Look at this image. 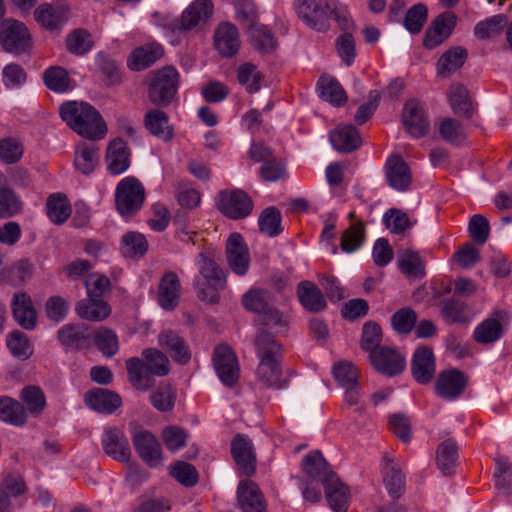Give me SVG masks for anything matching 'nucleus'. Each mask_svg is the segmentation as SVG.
Listing matches in <instances>:
<instances>
[{"label": "nucleus", "instance_id": "nucleus-1", "mask_svg": "<svg viewBox=\"0 0 512 512\" xmlns=\"http://www.w3.org/2000/svg\"><path fill=\"white\" fill-rule=\"evenodd\" d=\"M294 8L298 18L317 31L329 29L331 15L342 30H349L352 26L346 7L337 0H295Z\"/></svg>", "mask_w": 512, "mask_h": 512}, {"label": "nucleus", "instance_id": "nucleus-2", "mask_svg": "<svg viewBox=\"0 0 512 512\" xmlns=\"http://www.w3.org/2000/svg\"><path fill=\"white\" fill-rule=\"evenodd\" d=\"M142 358L131 357L125 366L128 380L139 391H147L154 387L155 377H164L170 372V361L165 353L156 348H146Z\"/></svg>", "mask_w": 512, "mask_h": 512}, {"label": "nucleus", "instance_id": "nucleus-3", "mask_svg": "<svg viewBox=\"0 0 512 512\" xmlns=\"http://www.w3.org/2000/svg\"><path fill=\"white\" fill-rule=\"evenodd\" d=\"M241 303L247 311L260 315L261 325L286 331L289 317L275 306V297L269 290L251 288L242 296Z\"/></svg>", "mask_w": 512, "mask_h": 512}, {"label": "nucleus", "instance_id": "nucleus-4", "mask_svg": "<svg viewBox=\"0 0 512 512\" xmlns=\"http://www.w3.org/2000/svg\"><path fill=\"white\" fill-rule=\"evenodd\" d=\"M196 263L199 266L200 274L207 281L209 286L205 288L204 283L199 280L194 282L198 298L210 304L218 303V290H222L226 286V277L223 270L205 252H201L198 255Z\"/></svg>", "mask_w": 512, "mask_h": 512}, {"label": "nucleus", "instance_id": "nucleus-5", "mask_svg": "<svg viewBox=\"0 0 512 512\" xmlns=\"http://www.w3.org/2000/svg\"><path fill=\"white\" fill-rule=\"evenodd\" d=\"M179 86V73L173 66H164L149 75L148 98L157 106H167L174 99Z\"/></svg>", "mask_w": 512, "mask_h": 512}, {"label": "nucleus", "instance_id": "nucleus-6", "mask_svg": "<svg viewBox=\"0 0 512 512\" xmlns=\"http://www.w3.org/2000/svg\"><path fill=\"white\" fill-rule=\"evenodd\" d=\"M61 119L70 128H107L99 111L83 101H66L59 108Z\"/></svg>", "mask_w": 512, "mask_h": 512}, {"label": "nucleus", "instance_id": "nucleus-7", "mask_svg": "<svg viewBox=\"0 0 512 512\" xmlns=\"http://www.w3.org/2000/svg\"><path fill=\"white\" fill-rule=\"evenodd\" d=\"M145 188L134 176L123 178L116 186L115 206L123 217H131L138 213L145 201Z\"/></svg>", "mask_w": 512, "mask_h": 512}, {"label": "nucleus", "instance_id": "nucleus-8", "mask_svg": "<svg viewBox=\"0 0 512 512\" xmlns=\"http://www.w3.org/2000/svg\"><path fill=\"white\" fill-rule=\"evenodd\" d=\"M213 13V3L210 0H195L181 14L171 19L166 27L173 33L191 31L205 24Z\"/></svg>", "mask_w": 512, "mask_h": 512}, {"label": "nucleus", "instance_id": "nucleus-9", "mask_svg": "<svg viewBox=\"0 0 512 512\" xmlns=\"http://www.w3.org/2000/svg\"><path fill=\"white\" fill-rule=\"evenodd\" d=\"M0 44L6 52L20 55L32 46V39L22 22L5 19L0 24Z\"/></svg>", "mask_w": 512, "mask_h": 512}, {"label": "nucleus", "instance_id": "nucleus-10", "mask_svg": "<svg viewBox=\"0 0 512 512\" xmlns=\"http://www.w3.org/2000/svg\"><path fill=\"white\" fill-rule=\"evenodd\" d=\"M251 197L241 189L223 190L218 194L217 208L227 218L240 220L253 211Z\"/></svg>", "mask_w": 512, "mask_h": 512}, {"label": "nucleus", "instance_id": "nucleus-11", "mask_svg": "<svg viewBox=\"0 0 512 512\" xmlns=\"http://www.w3.org/2000/svg\"><path fill=\"white\" fill-rule=\"evenodd\" d=\"M509 323V312L504 309H496L475 327L473 338L477 343L483 345L495 343L504 336Z\"/></svg>", "mask_w": 512, "mask_h": 512}, {"label": "nucleus", "instance_id": "nucleus-12", "mask_svg": "<svg viewBox=\"0 0 512 512\" xmlns=\"http://www.w3.org/2000/svg\"><path fill=\"white\" fill-rule=\"evenodd\" d=\"M457 15L452 11H445L436 16L428 26L423 37V46L435 49L443 44L456 27Z\"/></svg>", "mask_w": 512, "mask_h": 512}, {"label": "nucleus", "instance_id": "nucleus-13", "mask_svg": "<svg viewBox=\"0 0 512 512\" xmlns=\"http://www.w3.org/2000/svg\"><path fill=\"white\" fill-rule=\"evenodd\" d=\"M368 357L373 368L388 377L401 374L406 367L405 357L393 347L382 346L369 354Z\"/></svg>", "mask_w": 512, "mask_h": 512}, {"label": "nucleus", "instance_id": "nucleus-14", "mask_svg": "<svg viewBox=\"0 0 512 512\" xmlns=\"http://www.w3.org/2000/svg\"><path fill=\"white\" fill-rule=\"evenodd\" d=\"M213 364L215 371L226 386H233L239 379L237 357L228 345H219L214 349Z\"/></svg>", "mask_w": 512, "mask_h": 512}, {"label": "nucleus", "instance_id": "nucleus-15", "mask_svg": "<svg viewBox=\"0 0 512 512\" xmlns=\"http://www.w3.org/2000/svg\"><path fill=\"white\" fill-rule=\"evenodd\" d=\"M226 257L230 269L239 276H244L250 267L249 249L239 233H232L226 241Z\"/></svg>", "mask_w": 512, "mask_h": 512}, {"label": "nucleus", "instance_id": "nucleus-16", "mask_svg": "<svg viewBox=\"0 0 512 512\" xmlns=\"http://www.w3.org/2000/svg\"><path fill=\"white\" fill-rule=\"evenodd\" d=\"M231 454L239 469L246 475L252 476L256 471V454L252 441L245 435L237 434L231 442Z\"/></svg>", "mask_w": 512, "mask_h": 512}, {"label": "nucleus", "instance_id": "nucleus-17", "mask_svg": "<svg viewBox=\"0 0 512 512\" xmlns=\"http://www.w3.org/2000/svg\"><path fill=\"white\" fill-rule=\"evenodd\" d=\"M57 339L67 350H83L91 346V333L85 324L63 325L57 331Z\"/></svg>", "mask_w": 512, "mask_h": 512}, {"label": "nucleus", "instance_id": "nucleus-18", "mask_svg": "<svg viewBox=\"0 0 512 512\" xmlns=\"http://www.w3.org/2000/svg\"><path fill=\"white\" fill-rule=\"evenodd\" d=\"M467 384V378L459 370L443 371L438 375L435 383L436 393L445 400H453L459 397Z\"/></svg>", "mask_w": 512, "mask_h": 512}, {"label": "nucleus", "instance_id": "nucleus-19", "mask_svg": "<svg viewBox=\"0 0 512 512\" xmlns=\"http://www.w3.org/2000/svg\"><path fill=\"white\" fill-rule=\"evenodd\" d=\"M237 500L243 512H267V504L262 492L258 485L250 480L239 483Z\"/></svg>", "mask_w": 512, "mask_h": 512}, {"label": "nucleus", "instance_id": "nucleus-20", "mask_svg": "<svg viewBox=\"0 0 512 512\" xmlns=\"http://www.w3.org/2000/svg\"><path fill=\"white\" fill-rule=\"evenodd\" d=\"M102 446L107 455L119 462L129 460L131 450L129 442L122 430L116 427L105 429L102 437Z\"/></svg>", "mask_w": 512, "mask_h": 512}, {"label": "nucleus", "instance_id": "nucleus-21", "mask_svg": "<svg viewBox=\"0 0 512 512\" xmlns=\"http://www.w3.org/2000/svg\"><path fill=\"white\" fill-rule=\"evenodd\" d=\"M411 371L414 379L420 384H427L435 373V358L432 348L418 347L413 355Z\"/></svg>", "mask_w": 512, "mask_h": 512}, {"label": "nucleus", "instance_id": "nucleus-22", "mask_svg": "<svg viewBox=\"0 0 512 512\" xmlns=\"http://www.w3.org/2000/svg\"><path fill=\"white\" fill-rule=\"evenodd\" d=\"M385 174L389 185L398 191H405L412 182V173L399 155H391L385 164Z\"/></svg>", "mask_w": 512, "mask_h": 512}, {"label": "nucleus", "instance_id": "nucleus-23", "mask_svg": "<svg viewBox=\"0 0 512 512\" xmlns=\"http://www.w3.org/2000/svg\"><path fill=\"white\" fill-rule=\"evenodd\" d=\"M215 48L226 58L235 56L240 48L238 29L235 25L225 22L218 25L214 32Z\"/></svg>", "mask_w": 512, "mask_h": 512}, {"label": "nucleus", "instance_id": "nucleus-24", "mask_svg": "<svg viewBox=\"0 0 512 512\" xmlns=\"http://www.w3.org/2000/svg\"><path fill=\"white\" fill-rule=\"evenodd\" d=\"M329 475L330 477L325 478L322 483L328 504L334 512H347L350 501L349 488L336 474Z\"/></svg>", "mask_w": 512, "mask_h": 512}, {"label": "nucleus", "instance_id": "nucleus-25", "mask_svg": "<svg viewBox=\"0 0 512 512\" xmlns=\"http://www.w3.org/2000/svg\"><path fill=\"white\" fill-rule=\"evenodd\" d=\"M133 445L139 457L149 466L154 467L161 461V446L149 431H139L133 437Z\"/></svg>", "mask_w": 512, "mask_h": 512}, {"label": "nucleus", "instance_id": "nucleus-26", "mask_svg": "<svg viewBox=\"0 0 512 512\" xmlns=\"http://www.w3.org/2000/svg\"><path fill=\"white\" fill-rule=\"evenodd\" d=\"M84 400L89 408L104 414H112L122 404V399L116 392L104 388H94L86 392Z\"/></svg>", "mask_w": 512, "mask_h": 512}, {"label": "nucleus", "instance_id": "nucleus-27", "mask_svg": "<svg viewBox=\"0 0 512 512\" xmlns=\"http://www.w3.org/2000/svg\"><path fill=\"white\" fill-rule=\"evenodd\" d=\"M181 284L173 271H166L158 287V303L165 310H173L179 303Z\"/></svg>", "mask_w": 512, "mask_h": 512}, {"label": "nucleus", "instance_id": "nucleus-28", "mask_svg": "<svg viewBox=\"0 0 512 512\" xmlns=\"http://www.w3.org/2000/svg\"><path fill=\"white\" fill-rule=\"evenodd\" d=\"M107 170L112 175L124 173L130 166V151L121 138L112 140L106 151Z\"/></svg>", "mask_w": 512, "mask_h": 512}, {"label": "nucleus", "instance_id": "nucleus-29", "mask_svg": "<svg viewBox=\"0 0 512 512\" xmlns=\"http://www.w3.org/2000/svg\"><path fill=\"white\" fill-rule=\"evenodd\" d=\"M11 306L15 321L22 328L33 330L37 323V315L31 297L24 292L15 293Z\"/></svg>", "mask_w": 512, "mask_h": 512}, {"label": "nucleus", "instance_id": "nucleus-30", "mask_svg": "<svg viewBox=\"0 0 512 512\" xmlns=\"http://www.w3.org/2000/svg\"><path fill=\"white\" fill-rule=\"evenodd\" d=\"M164 54L163 47L158 43H148L135 48L127 60L128 67L133 71L147 69Z\"/></svg>", "mask_w": 512, "mask_h": 512}, {"label": "nucleus", "instance_id": "nucleus-31", "mask_svg": "<svg viewBox=\"0 0 512 512\" xmlns=\"http://www.w3.org/2000/svg\"><path fill=\"white\" fill-rule=\"evenodd\" d=\"M160 346L166 349L173 360L181 365L191 359V351L185 340L172 330H165L158 336Z\"/></svg>", "mask_w": 512, "mask_h": 512}, {"label": "nucleus", "instance_id": "nucleus-32", "mask_svg": "<svg viewBox=\"0 0 512 512\" xmlns=\"http://www.w3.org/2000/svg\"><path fill=\"white\" fill-rule=\"evenodd\" d=\"M100 147L96 143L80 141L75 148L74 165L84 175L92 173L100 161Z\"/></svg>", "mask_w": 512, "mask_h": 512}, {"label": "nucleus", "instance_id": "nucleus-33", "mask_svg": "<svg viewBox=\"0 0 512 512\" xmlns=\"http://www.w3.org/2000/svg\"><path fill=\"white\" fill-rule=\"evenodd\" d=\"M297 297L301 305L309 312L318 313L326 308L321 290L311 281H301L297 286Z\"/></svg>", "mask_w": 512, "mask_h": 512}, {"label": "nucleus", "instance_id": "nucleus-34", "mask_svg": "<svg viewBox=\"0 0 512 512\" xmlns=\"http://www.w3.org/2000/svg\"><path fill=\"white\" fill-rule=\"evenodd\" d=\"M319 97L335 107L346 104L348 97L340 82L332 76L322 75L317 82Z\"/></svg>", "mask_w": 512, "mask_h": 512}, {"label": "nucleus", "instance_id": "nucleus-35", "mask_svg": "<svg viewBox=\"0 0 512 512\" xmlns=\"http://www.w3.org/2000/svg\"><path fill=\"white\" fill-rule=\"evenodd\" d=\"M259 362H282V345L268 331H261L255 338Z\"/></svg>", "mask_w": 512, "mask_h": 512}, {"label": "nucleus", "instance_id": "nucleus-36", "mask_svg": "<svg viewBox=\"0 0 512 512\" xmlns=\"http://www.w3.org/2000/svg\"><path fill=\"white\" fill-rule=\"evenodd\" d=\"M468 51L461 46L447 49L436 63V71L441 77H448L458 71L466 62Z\"/></svg>", "mask_w": 512, "mask_h": 512}, {"label": "nucleus", "instance_id": "nucleus-37", "mask_svg": "<svg viewBox=\"0 0 512 512\" xmlns=\"http://www.w3.org/2000/svg\"><path fill=\"white\" fill-rule=\"evenodd\" d=\"M397 262L400 271L407 278L421 279L425 276V264L418 252L408 248L400 249Z\"/></svg>", "mask_w": 512, "mask_h": 512}, {"label": "nucleus", "instance_id": "nucleus-38", "mask_svg": "<svg viewBox=\"0 0 512 512\" xmlns=\"http://www.w3.org/2000/svg\"><path fill=\"white\" fill-rule=\"evenodd\" d=\"M75 310L80 318L92 322L103 321L111 313V308L106 301L89 297L79 301Z\"/></svg>", "mask_w": 512, "mask_h": 512}, {"label": "nucleus", "instance_id": "nucleus-39", "mask_svg": "<svg viewBox=\"0 0 512 512\" xmlns=\"http://www.w3.org/2000/svg\"><path fill=\"white\" fill-rule=\"evenodd\" d=\"M385 466L383 482L388 494L393 499L400 498L405 492V477L398 464L384 456Z\"/></svg>", "mask_w": 512, "mask_h": 512}, {"label": "nucleus", "instance_id": "nucleus-40", "mask_svg": "<svg viewBox=\"0 0 512 512\" xmlns=\"http://www.w3.org/2000/svg\"><path fill=\"white\" fill-rule=\"evenodd\" d=\"M0 420L14 426H23L27 422L24 405L11 397H0Z\"/></svg>", "mask_w": 512, "mask_h": 512}, {"label": "nucleus", "instance_id": "nucleus-41", "mask_svg": "<svg viewBox=\"0 0 512 512\" xmlns=\"http://www.w3.org/2000/svg\"><path fill=\"white\" fill-rule=\"evenodd\" d=\"M302 467L309 477L322 483H324L325 478L330 477L329 474H335L319 450L307 454L302 461Z\"/></svg>", "mask_w": 512, "mask_h": 512}, {"label": "nucleus", "instance_id": "nucleus-42", "mask_svg": "<svg viewBox=\"0 0 512 512\" xmlns=\"http://www.w3.org/2000/svg\"><path fill=\"white\" fill-rule=\"evenodd\" d=\"M35 19L43 27L57 29L67 20V10L62 6L41 4L34 12Z\"/></svg>", "mask_w": 512, "mask_h": 512}, {"label": "nucleus", "instance_id": "nucleus-43", "mask_svg": "<svg viewBox=\"0 0 512 512\" xmlns=\"http://www.w3.org/2000/svg\"><path fill=\"white\" fill-rule=\"evenodd\" d=\"M402 121L406 128H428L429 126L424 106L416 98H411L404 104Z\"/></svg>", "mask_w": 512, "mask_h": 512}, {"label": "nucleus", "instance_id": "nucleus-44", "mask_svg": "<svg viewBox=\"0 0 512 512\" xmlns=\"http://www.w3.org/2000/svg\"><path fill=\"white\" fill-rule=\"evenodd\" d=\"M47 216L54 224L65 223L71 215V206L66 195L62 193L52 194L46 203Z\"/></svg>", "mask_w": 512, "mask_h": 512}, {"label": "nucleus", "instance_id": "nucleus-45", "mask_svg": "<svg viewBox=\"0 0 512 512\" xmlns=\"http://www.w3.org/2000/svg\"><path fill=\"white\" fill-rule=\"evenodd\" d=\"M256 375L266 386L276 389L283 388L287 382L282 375L281 362H259Z\"/></svg>", "mask_w": 512, "mask_h": 512}, {"label": "nucleus", "instance_id": "nucleus-46", "mask_svg": "<svg viewBox=\"0 0 512 512\" xmlns=\"http://www.w3.org/2000/svg\"><path fill=\"white\" fill-rule=\"evenodd\" d=\"M329 138L334 149L343 153L352 152L362 144L358 130H331Z\"/></svg>", "mask_w": 512, "mask_h": 512}, {"label": "nucleus", "instance_id": "nucleus-47", "mask_svg": "<svg viewBox=\"0 0 512 512\" xmlns=\"http://www.w3.org/2000/svg\"><path fill=\"white\" fill-rule=\"evenodd\" d=\"M250 42L253 48L261 54H270L275 51L277 42L271 31L264 25H256L248 29Z\"/></svg>", "mask_w": 512, "mask_h": 512}, {"label": "nucleus", "instance_id": "nucleus-48", "mask_svg": "<svg viewBox=\"0 0 512 512\" xmlns=\"http://www.w3.org/2000/svg\"><path fill=\"white\" fill-rule=\"evenodd\" d=\"M23 206L22 200L12 188L0 187V219H9L21 214Z\"/></svg>", "mask_w": 512, "mask_h": 512}, {"label": "nucleus", "instance_id": "nucleus-49", "mask_svg": "<svg viewBox=\"0 0 512 512\" xmlns=\"http://www.w3.org/2000/svg\"><path fill=\"white\" fill-rule=\"evenodd\" d=\"M507 24L508 17L505 14H497L477 23L474 34L478 39L486 40L500 35Z\"/></svg>", "mask_w": 512, "mask_h": 512}, {"label": "nucleus", "instance_id": "nucleus-50", "mask_svg": "<svg viewBox=\"0 0 512 512\" xmlns=\"http://www.w3.org/2000/svg\"><path fill=\"white\" fill-rule=\"evenodd\" d=\"M147 250L148 242L143 234L131 231L123 235L120 251L124 257H142Z\"/></svg>", "mask_w": 512, "mask_h": 512}, {"label": "nucleus", "instance_id": "nucleus-51", "mask_svg": "<svg viewBox=\"0 0 512 512\" xmlns=\"http://www.w3.org/2000/svg\"><path fill=\"white\" fill-rule=\"evenodd\" d=\"M391 326L398 335H409L418 320L417 313L411 307H402L391 316Z\"/></svg>", "mask_w": 512, "mask_h": 512}, {"label": "nucleus", "instance_id": "nucleus-52", "mask_svg": "<svg viewBox=\"0 0 512 512\" xmlns=\"http://www.w3.org/2000/svg\"><path fill=\"white\" fill-rule=\"evenodd\" d=\"M281 221V212L274 206L267 207L258 218L259 230L269 237H275L283 231Z\"/></svg>", "mask_w": 512, "mask_h": 512}, {"label": "nucleus", "instance_id": "nucleus-53", "mask_svg": "<svg viewBox=\"0 0 512 512\" xmlns=\"http://www.w3.org/2000/svg\"><path fill=\"white\" fill-rule=\"evenodd\" d=\"M365 241V226L359 221L350 225L342 234L340 240L341 250L352 253L358 250Z\"/></svg>", "mask_w": 512, "mask_h": 512}, {"label": "nucleus", "instance_id": "nucleus-54", "mask_svg": "<svg viewBox=\"0 0 512 512\" xmlns=\"http://www.w3.org/2000/svg\"><path fill=\"white\" fill-rule=\"evenodd\" d=\"M436 461L443 475L452 474L457 461V446L453 440L448 439L439 445Z\"/></svg>", "mask_w": 512, "mask_h": 512}, {"label": "nucleus", "instance_id": "nucleus-55", "mask_svg": "<svg viewBox=\"0 0 512 512\" xmlns=\"http://www.w3.org/2000/svg\"><path fill=\"white\" fill-rule=\"evenodd\" d=\"M66 48L74 55H84L93 47L91 34L84 29H75L66 37Z\"/></svg>", "mask_w": 512, "mask_h": 512}, {"label": "nucleus", "instance_id": "nucleus-56", "mask_svg": "<svg viewBox=\"0 0 512 512\" xmlns=\"http://www.w3.org/2000/svg\"><path fill=\"white\" fill-rule=\"evenodd\" d=\"M237 79L252 94L260 90L263 75L253 63H244L237 70Z\"/></svg>", "mask_w": 512, "mask_h": 512}, {"label": "nucleus", "instance_id": "nucleus-57", "mask_svg": "<svg viewBox=\"0 0 512 512\" xmlns=\"http://www.w3.org/2000/svg\"><path fill=\"white\" fill-rule=\"evenodd\" d=\"M94 344L106 357L114 356L119 350L116 333L106 327L99 328L93 335Z\"/></svg>", "mask_w": 512, "mask_h": 512}, {"label": "nucleus", "instance_id": "nucleus-58", "mask_svg": "<svg viewBox=\"0 0 512 512\" xmlns=\"http://www.w3.org/2000/svg\"><path fill=\"white\" fill-rule=\"evenodd\" d=\"M449 101L456 114L471 117L472 109L468 90L462 84L452 85L449 92Z\"/></svg>", "mask_w": 512, "mask_h": 512}, {"label": "nucleus", "instance_id": "nucleus-59", "mask_svg": "<svg viewBox=\"0 0 512 512\" xmlns=\"http://www.w3.org/2000/svg\"><path fill=\"white\" fill-rule=\"evenodd\" d=\"M21 399L27 409L33 416L40 415L45 406L46 398L42 389L38 386H26L21 391Z\"/></svg>", "mask_w": 512, "mask_h": 512}, {"label": "nucleus", "instance_id": "nucleus-60", "mask_svg": "<svg viewBox=\"0 0 512 512\" xmlns=\"http://www.w3.org/2000/svg\"><path fill=\"white\" fill-rule=\"evenodd\" d=\"M43 80L48 89L55 92H65L69 89L70 77L66 69L51 66L43 73Z\"/></svg>", "mask_w": 512, "mask_h": 512}, {"label": "nucleus", "instance_id": "nucleus-61", "mask_svg": "<svg viewBox=\"0 0 512 512\" xmlns=\"http://www.w3.org/2000/svg\"><path fill=\"white\" fill-rule=\"evenodd\" d=\"M382 329L380 325L373 321H368L363 325L360 347L368 354H372L378 348H381Z\"/></svg>", "mask_w": 512, "mask_h": 512}, {"label": "nucleus", "instance_id": "nucleus-62", "mask_svg": "<svg viewBox=\"0 0 512 512\" xmlns=\"http://www.w3.org/2000/svg\"><path fill=\"white\" fill-rule=\"evenodd\" d=\"M495 487L505 495L512 494V465L504 458L496 460Z\"/></svg>", "mask_w": 512, "mask_h": 512}, {"label": "nucleus", "instance_id": "nucleus-63", "mask_svg": "<svg viewBox=\"0 0 512 512\" xmlns=\"http://www.w3.org/2000/svg\"><path fill=\"white\" fill-rule=\"evenodd\" d=\"M236 9V18L244 29L258 25V11L252 0H233Z\"/></svg>", "mask_w": 512, "mask_h": 512}, {"label": "nucleus", "instance_id": "nucleus-64", "mask_svg": "<svg viewBox=\"0 0 512 512\" xmlns=\"http://www.w3.org/2000/svg\"><path fill=\"white\" fill-rule=\"evenodd\" d=\"M427 17V7L423 3H417L406 12L403 21L404 27L411 34H418L421 32L424 24L426 23Z\"/></svg>", "mask_w": 512, "mask_h": 512}]
</instances>
